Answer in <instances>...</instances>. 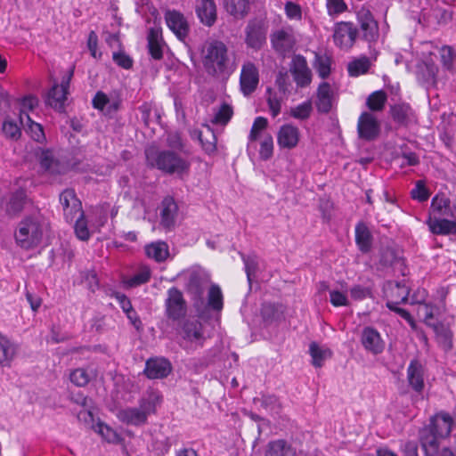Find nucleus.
I'll list each match as a JSON object with an SVG mask.
<instances>
[{
    "instance_id": "obj_1",
    "label": "nucleus",
    "mask_w": 456,
    "mask_h": 456,
    "mask_svg": "<svg viewBox=\"0 0 456 456\" xmlns=\"http://www.w3.org/2000/svg\"><path fill=\"white\" fill-rule=\"evenodd\" d=\"M453 419L446 412H439L431 417L428 425L419 430V443L426 456H437L441 442L452 431Z\"/></svg>"
},
{
    "instance_id": "obj_2",
    "label": "nucleus",
    "mask_w": 456,
    "mask_h": 456,
    "mask_svg": "<svg viewBox=\"0 0 456 456\" xmlns=\"http://www.w3.org/2000/svg\"><path fill=\"white\" fill-rule=\"evenodd\" d=\"M145 155L148 165L163 173L176 175L179 177L189 173L191 162L184 153L151 147L146 149Z\"/></svg>"
},
{
    "instance_id": "obj_3",
    "label": "nucleus",
    "mask_w": 456,
    "mask_h": 456,
    "mask_svg": "<svg viewBox=\"0 0 456 456\" xmlns=\"http://www.w3.org/2000/svg\"><path fill=\"white\" fill-rule=\"evenodd\" d=\"M202 63L206 72L213 77H222L232 71L227 46L221 41L207 42L202 48Z\"/></svg>"
},
{
    "instance_id": "obj_4",
    "label": "nucleus",
    "mask_w": 456,
    "mask_h": 456,
    "mask_svg": "<svg viewBox=\"0 0 456 456\" xmlns=\"http://www.w3.org/2000/svg\"><path fill=\"white\" fill-rule=\"evenodd\" d=\"M45 228V218L39 211L26 216L18 224L14 235L16 243L25 249L37 247L42 241Z\"/></svg>"
},
{
    "instance_id": "obj_5",
    "label": "nucleus",
    "mask_w": 456,
    "mask_h": 456,
    "mask_svg": "<svg viewBox=\"0 0 456 456\" xmlns=\"http://www.w3.org/2000/svg\"><path fill=\"white\" fill-rule=\"evenodd\" d=\"M209 286L210 278L204 272L192 270L186 274L185 289L191 296L193 306L200 317H204L206 313L204 293Z\"/></svg>"
},
{
    "instance_id": "obj_6",
    "label": "nucleus",
    "mask_w": 456,
    "mask_h": 456,
    "mask_svg": "<svg viewBox=\"0 0 456 456\" xmlns=\"http://www.w3.org/2000/svg\"><path fill=\"white\" fill-rule=\"evenodd\" d=\"M166 316L173 321H179L187 314V304L181 290L172 287L167 290L165 300Z\"/></svg>"
},
{
    "instance_id": "obj_7",
    "label": "nucleus",
    "mask_w": 456,
    "mask_h": 456,
    "mask_svg": "<svg viewBox=\"0 0 456 456\" xmlns=\"http://www.w3.org/2000/svg\"><path fill=\"white\" fill-rule=\"evenodd\" d=\"M155 411L152 400H142L138 408H126L118 411V418L124 423L142 425L147 421L148 415Z\"/></svg>"
},
{
    "instance_id": "obj_8",
    "label": "nucleus",
    "mask_w": 456,
    "mask_h": 456,
    "mask_svg": "<svg viewBox=\"0 0 456 456\" xmlns=\"http://www.w3.org/2000/svg\"><path fill=\"white\" fill-rule=\"evenodd\" d=\"M73 76V69L69 70L61 80V85H53L46 98V103L58 111H63L67 101L68 89Z\"/></svg>"
},
{
    "instance_id": "obj_9",
    "label": "nucleus",
    "mask_w": 456,
    "mask_h": 456,
    "mask_svg": "<svg viewBox=\"0 0 456 456\" xmlns=\"http://www.w3.org/2000/svg\"><path fill=\"white\" fill-rule=\"evenodd\" d=\"M358 30L352 22L341 21L335 25L333 39L339 48L350 49L356 39Z\"/></svg>"
},
{
    "instance_id": "obj_10",
    "label": "nucleus",
    "mask_w": 456,
    "mask_h": 456,
    "mask_svg": "<svg viewBox=\"0 0 456 456\" xmlns=\"http://www.w3.org/2000/svg\"><path fill=\"white\" fill-rule=\"evenodd\" d=\"M357 132L360 139L373 141L379 135L380 123L374 114L363 111L358 119Z\"/></svg>"
},
{
    "instance_id": "obj_11",
    "label": "nucleus",
    "mask_w": 456,
    "mask_h": 456,
    "mask_svg": "<svg viewBox=\"0 0 456 456\" xmlns=\"http://www.w3.org/2000/svg\"><path fill=\"white\" fill-rule=\"evenodd\" d=\"M60 202L68 222H73L77 216L83 217L82 204L77 198L74 190L63 191L60 195Z\"/></svg>"
},
{
    "instance_id": "obj_12",
    "label": "nucleus",
    "mask_w": 456,
    "mask_h": 456,
    "mask_svg": "<svg viewBox=\"0 0 456 456\" xmlns=\"http://www.w3.org/2000/svg\"><path fill=\"white\" fill-rule=\"evenodd\" d=\"M289 71L297 85L300 87L307 86L312 80V72L307 61L302 55H295L291 61Z\"/></svg>"
},
{
    "instance_id": "obj_13",
    "label": "nucleus",
    "mask_w": 456,
    "mask_h": 456,
    "mask_svg": "<svg viewBox=\"0 0 456 456\" xmlns=\"http://www.w3.org/2000/svg\"><path fill=\"white\" fill-rule=\"evenodd\" d=\"M357 18L363 38L368 42L376 41L379 37V26L370 11L366 8L360 9Z\"/></svg>"
},
{
    "instance_id": "obj_14",
    "label": "nucleus",
    "mask_w": 456,
    "mask_h": 456,
    "mask_svg": "<svg viewBox=\"0 0 456 456\" xmlns=\"http://www.w3.org/2000/svg\"><path fill=\"white\" fill-rule=\"evenodd\" d=\"M172 371L171 362L163 357L150 358L146 361L144 374L148 379H164Z\"/></svg>"
},
{
    "instance_id": "obj_15",
    "label": "nucleus",
    "mask_w": 456,
    "mask_h": 456,
    "mask_svg": "<svg viewBox=\"0 0 456 456\" xmlns=\"http://www.w3.org/2000/svg\"><path fill=\"white\" fill-rule=\"evenodd\" d=\"M178 206L175 200L167 196L161 201L159 207L160 225L166 230H172L176 222Z\"/></svg>"
},
{
    "instance_id": "obj_16",
    "label": "nucleus",
    "mask_w": 456,
    "mask_h": 456,
    "mask_svg": "<svg viewBox=\"0 0 456 456\" xmlns=\"http://www.w3.org/2000/svg\"><path fill=\"white\" fill-rule=\"evenodd\" d=\"M266 40V28L262 21L250 20L246 27V43L248 46L258 50Z\"/></svg>"
},
{
    "instance_id": "obj_17",
    "label": "nucleus",
    "mask_w": 456,
    "mask_h": 456,
    "mask_svg": "<svg viewBox=\"0 0 456 456\" xmlns=\"http://www.w3.org/2000/svg\"><path fill=\"white\" fill-rule=\"evenodd\" d=\"M384 292L387 298V306L398 305L402 303H405L409 296V289L399 282H387L384 287Z\"/></svg>"
},
{
    "instance_id": "obj_18",
    "label": "nucleus",
    "mask_w": 456,
    "mask_h": 456,
    "mask_svg": "<svg viewBox=\"0 0 456 456\" xmlns=\"http://www.w3.org/2000/svg\"><path fill=\"white\" fill-rule=\"evenodd\" d=\"M165 20L167 27L180 39L183 40L189 32V25L184 16L177 11H167Z\"/></svg>"
},
{
    "instance_id": "obj_19",
    "label": "nucleus",
    "mask_w": 456,
    "mask_h": 456,
    "mask_svg": "<svg viewBox=\"0 0 456 456\" xmlns=\"http://www.w3.org/2000/svg\"><path fill=\"white\" fill-rule=\"evenodd\" d=\"M258 84V70L255 64L247 62L242 66L240 74V88L245 95L254 92Z\"/></svg>"
},
{
    "instance_id": "obj_20",
    "label": "nucleus",
    "mask_w": 456,
    "mask_h": 456,
    "mask_svg": "<svg viewBox=\"0 0 456 456\" xmlns=\"http://www.w3.org/2000/svg\"><path fill=\"white\" fill-rule=\"evenodd\" d=\"M361 342L363 347L373 354H378L384 349V342L379 333L370 327L362 330Z\"/></svg>"
},
{
    "instance_id": "obj_21",
    "label": "nucleus",
    "mask_w": 456,
    "mask_h": 456,
    "mask_svg": "<svg viewBox=\"0 0 456 456\" xmlns=\"http://www.w3.org/2000/svg\"><path fill=\"white\" fill-rule=\"evenodd\" d=\"M299 141V130L297 126L286 124L281 126L277 134V142L281 148L293 149Z\"/></svg>"
},
{
    "instance_id": "obj_22",
    "label": "nucleus",
    "mask_w": 456,
    "mask_h": 456,
    "mask_svg": "<svg viewBox=\"0 0 456 456\" xmlns=\"http://www.w3.org/2000/svg\"><path fill=\"white\" fill-rule=\"evenodd\" d=\"M316 108L320 113H328L330 111L334 102V93L330 84L322 83L317 90Z\"/></svg>"
},
{
    "instance_id": "obj_23",
    "label": "nucleus",
    "mask_w": 456,
    "mask_h": 456,
    "mask_svg": "<svg viewBox=\"0 0 456 456\" xmlns=\"http://www.w3.org/2000/svg\"><path fill=\"white\" fill-rule=\"evenodd\" d=\"M271 41L273 48L281 54L290 52L295 45V38L291 31L283 29L274 32Z\"/></svg>"
},
{
    "instance_id": "obj_24",
    "label": "nucleus",
    "mask_w": 456,
    "mask_h": 456,
    "mask_svg": "<svg viewBox=\"0 0 456 456\" xmlns=\"http://www.w3.org/2000/svg\"><path fill=\"white\" fill-rule=\"evenodd\" d=\"M196 12L200 21L211 27L216 20V6L214 0H198Z\"/></svg>"
},
{
    "instance_id": "obj_25",
    "label": "nucleus",
    "mask_w": 456,
    "mask_h": 456,
    "mask_svg": "<svg viewBox=\"0 0 456 456\" xmlns=\"http://www.w3.org/2000/svg\"><path fill=\"white\" fill-rule=\"evenodd\" d=\"M427 224L430 232L434 234L448 235L456 234V222L448 219L429 217Z\"/></svg>"
},
{
    "instance_id": "obj_26",
    "label": "nucleus",
    "mask_w": 456,
    "mask_h": 456,
    "mask_svg": "<svg viewBox=\"0 0 456 456\" xmlns=\"http://www.w3.org/2000/svg\"><path fill=\"white\" fill-rule=\"evenodd\" d=\"M182 336L191 342L201 344L204 340L202 324L196 320L186 321L182 327Z\"/></svg>"
},
{
    "instance_id": "obj_27",
    "label": "nucleus",
    "mask_w": 456,
    "mask_h": 456,
    "mask_svg": "<svg viewBox=\"0 0 456 456\" xmlns=\"http://www.w3.org/2000/svg\"><path fill=\"white\" fill-rule=\"evenodd\" d=\"M148 49L152 58L160 60L163 57L162 53V35L161 29L159 28H151L149 30L148 36Z\"/></svg>"
},
{
    "instance_id": "obj_28",
    "label": "nucleus",
    "mask_w": 456,
    "mask_h": 456,
    "mask_svg": "<svg viewBox=\"0 0 456 456\" xmlns=\"http://www.w3.org/2000/svg\"><path fill=\"white\" fill-rule=\"evenodd\" d=\"M407 378L410 386L417 392L424 387L422 365L416 360L411 362L407 369Z\"/></svg>"
},
{
    "instance_id": "obj_29",
    "label": "nucleus",
    "mask_w": 456,
    "mask_h": 456,
    "mask_svg": "<svg viewBox=\"0 0 456 456\" xmlns=\"http://www.w3.org/2000/svg\"><path fill=\"white\" fill-rule=\"evenodd\" d=\"M355 241L362 253H367L370 250L372 236L369 228L363 223H359L355 226Z\"/></svg>"
},
{
    "instance_id": "obj_30",
    "label": "nucleus",
    "mask_w": 456,
    "mask_h": 456,
    "mask_svg": "<svg viewBox=\"0 0 456 456\" xmlns=\"http://www.w3.org/2000/svg\"><path fill=\"white\" fill-rule=\"evenodd\" d=\"M265 456H296V451L285 440L268 443Z\"/></svg>"
},
{
    "instance_id": "obj_31",
    "label": "nucleus",
    "mask_w": 456,
    "mask_h": 456,
    "mask_svg": "<svg viewBox=\"0 0 456 456\" xmlns=\"http://www.w3.org/2000/svg\"><path fill=\"white\" fill-rule=\"evenodd\" d=\"M27 195L23 191H17L12 194L6 204V213L10 216H16L24 208L27 203Z\"/></svg>"
},
{
    "instance_id": "obj_32",
    "label": "nucleus",
    "mask_w": 456,
    "mask_h": 456,
    "mask_svg": "<svg viewBox=\"0 0 456 456\" xmlns=\"http://www.w3.org/2000/svg\"><path fill=\"white\" fill-rule=\"evenodd\" d=\"M16 351L15 345L0 335V366L9 367L16 355Z\"/></svg>"
},
{
    "instance_id": "obj_33",
    "label": "nucleus",
    "mask_w": 456,
    "mask_h": 456,
    "mask_svg": "<svg viewBox=\"0 0 456 456\" xmlns=\"http://www.w3.org/2000/svg\"><path fill=\"white\" fill-rule=\"evenodd\" d=\"M254 0H224V6L231 15L242 19L249 12V5Z\"/></svg>"
},
{
    "instance_id": "obj_34",
    "label": "nucleus",
    "mask_w": 456,
    "mask_h": 456,
    "mask_svg": "<svg viewBox=\"0 0 456 456\" xmlns=\"http://www.w3.org/2000/svg\"><path fill=\"white\" fill-rule=\"evenodd\" d=\"M411 113V108L406 103L395 104L390 107V115L393 120L402 126L407 125Z\"/></svg>"
},
{
    "instance_id": "obj_35",
    "label": "nucleus",
    "mask_w": 456,
    "mask_h": 456,
    "mask_svg": "<svg viewBox=\"0 0 456 456\" xmlns=\"http://www.w3.org/2000/svg\"><path fill=\"white\" fill-rule=\"evenodd\" d=\"M206 310L211 308L214 311L220 312L223 309V293L220 287L216 284H211L208 289V303Z\"/></svg>"
},
{
    "instance_id": "obj_36",
    "label": "nucleus",
    "mask_w": 456,
    "mask_h": 456,
    "mask_svg": "<svg viewBox=\"0 0 456 456\" xmlns=\"http://www.w3.org/2000/svg\"><path fill=\"white\" fill-rule=\"evenodd\" d=\"M145 253L150 258L157 262H162L166 260L169 255L168 246L163 241L154 242L145 247Z\"/></svg>"
},
{
    "instance_id": "obj_37",
    "label": "nucleus",
    "mask_w": 456,
    "mask_h": 456,
    "mask_svg": "<svg viewBox=\"0 0 456 456\" xmlns=\"http://www.w3.org/2000/svg\"><path fill=\"white\" fill-rule=\"evenodd\" d=\"M437 71L438 68L432 60H428L418 66L419 78L427 83L435 82Z\"/></svg>"
},
{
    "instance_id": "obj_38",
    "label": "nucleus",
    "mask_w": 456,
    "mask_h": 456,
    "mask_svg": "<svg viewBox=\"0 0 456 456\" xmlns=\"http://www.w3.org/2000/svg\"><path fill=\"white\" fill-rule=\"evenodd\" d=\"M387 101V94L383 90H378L368 96L366 106L370 111H381L384 110Z\"/></svg>"
},
{
    "instance_id": "obj_39",
    "label": "nucleus",
    "mask_w": 456,
    "mask_h": 456,
    "mask_svg": "<svg viewBox=\"0 0 456 456\" xmlns=\"http://www.w3.org/2000/svg\"><path fill=\"white\" fill-rule=\"evenodd\" d=\"M21 125L24 126L25 131L30 134L33 140L38 142L45 141V136L42 126L34 122L28 114H25V122Z\"/></svg>"
},
{
    "instance_id": "obj_40",
    "label": "nucleus",
    "mask_w": 456,
    "mask_h": 456,
    "mask_svg": "<svg viewBox=\"0 0 456 456\" xmlns=\"http://www.w3.org/2000/svg\"><path fill=\"white\" fill-rule=\"evenodd\" d=\"M309 352L313 358V364L315 367H322L323 362L331 356V351L330 349L320 347L314 342L311 343Z\"/></svg>"
},
{
    "instance_id": "obj_41",
    "label": "nucleus",
    "mask_w": 456,
    "mask_h": 456,
    "mask_svg": "<svg viewBox=\"0 0 456 456\" xmlns=\"http://www.w3.org/2000/svg\"><path fill=\"white\" fill-rule=\"evenodd\" d=\"M370 67V60L367 57H362L351 61L347 66V70L350 76L358 77L367 73Z\"/></svg>"
},
{
    "instance_id": "obj_42",
    "label": "nucleus",
    "mask_w": 456,
    "mask_h": 456,
    "mask_svg": "<svg viewBox=\"0 0 456 456\" xmlns=\"http://www.w3.org/2000/svg\"><path fill=\"white\" fill-rule=\"evenodd\" d=\"M200 141L201 142L203 150L210 154L213 153L216 149V138L213 131L208 126L205 133L200 134Z\"/></svg>"
},
{
    "instance_id": "obj_43",
    "label": "nucleus",
    "mask_w": 456,
    "mask_h": 456,
    "mask_svg": "<svg viewBox=\"0 0 456 456\" xmlns=\"http://www.w3.org/2000/svg\"><path fill=\"white\" fill-rule=\"evenodd\" d=\"M151 277V270L147 266H142L140 268L138 273L134 274L132 277L128 278L126 281V284L128 287H137L139 285L146 283Z\"/></svg>"
},
{
    "instance_id": "obj_44",
    "label": "nucleus",
    "mask_w": 456,
    "mask_h": 456,
    "mask_svg": "<svg viewBox=\"0 0 456 456\" xmlns=\"http://www.w3.org/2000/svg\"><path fill=\"white\" fill-rule=\"evenodd\" d=\"M273 153V139L271 134H265L262 137L259 149V156L261 159L267 160L272 158Z\"/></svg>"
},
{
    "instance_id": "obj_45",
    "label": "nucleus",
    "mask_w": 456,
    "mask_h": 456,
    "mask_svg": "<svg viewBox=\"0 0 456 456\" xmlns=\"http://www.w3.org/2000/svg\"><path fill=\"white\" fill-rule=\"evenodd\" d=\"M232 114V108L227 103H223L215 113L212 122L215 124L225 125L231 119Z\"/></svg>"
},
{
    "instance_id": "obj_46",
    "label": "nucleus",
    "mask_w": 456,
    "mask_h": 456,
    "mask_svg": "<svg viewBox=\"0 0 456 456\" xmlns=\"http://www.w3.org/2000/svg\"><path fill=\"white\" fill-rule=\"evenodd\" d=\"M166 141L167 145L170 148L169 150L186 154L184 144L179 133H168Z\"/></svg>"
},
{
    "instance_id": "obj_47",
    "label": "nucleus",
    "mask_w": 456,
    "mask_h": 456,
    "mask_svg": "<svg viewBox=\"0 0 456 456\" xmlns=\"http://www.w3.org/2000/svg\"><path fill=\"white\" fill-rule=\"evenodd\" d=\"M70 381L77 387H85L91 379L86 370L78 368L74 370L69 375Z\"/></svg>"
},
{
    "instance_id": "obj_48",
    "label": "nucleus",
    "mask_w": 456,
    "mask_h": 456,
    "mask_svg": "<svg viewBox=\"0 0 456 456\" xmlns=\"http://www.w3.org/2000/svg\"><path fill=\"white\" fill-rule=\"evenodd\" d=\"M242 259L245 265V271L247 273L248 281L251 283L252 279L255 277L256 273L258 269V261L256 256H242Z\"/></svg>"
},
{
    "instance_id": "obj_49",
    "label": "nucleus",
    "mask_w": 456,
    "mask_h": 456,
    "mask_svg": "<svg viewBox=\"0 0 456 456\" xmlns=\"http://www.w3.org/2000/svg\"><path fill=\"white\" fill-rule=\"evenodd\" d=\"M4 136L11 140H18L21 135L20 128L18 125L11 120H5L2 126Z\"/></svg>"
},
{
    "instance_id": "obj_50",
    "label": "nucleus",
    "mask_w": 456,
    "mask_h": 456,
    "mask_svg": "<svg viewBox=\"0 0 456 456\" xmlns=\"http://www.w3.org/2000/svg\"><path fill=\"white\" fill-rule=\"evenodd\" d=\"M450 201L444 197L436 196L431 202V208L439 216L448 215Z\"/></svg>"
},
{
    "instance_id": "obj_51",
    "label": "nucleus",
    "mask_w": 456,
    "mask_h": 456,
    "mask_svg": "<svg viewBox=\"0 0 456 456\" xmlns=\"http://www.w3.org/2000/svg\"><path fill=\"white\" fill-rule=\"evenodd\" d=\"M267 103L270 109V111L273 117H276L281 112V99L278 95V94L273 91L271 88L267 89Z\"/></svg>"
},
{
    "instance_id": "obj_52",
    "label": "nucleus",
    "mask_w": 456,
    "mask_h": 456,
    "mask_svg": "<svg viewBox=\"0 0 456 456\" xmlns=\"http://www.w3.org/2000/svg\"><path fill=\"white\" fill-rule=\"evenodd\" d=\"M312 112V103L310 101L305 102L302 104L297 105L295 108H292L290 110V114L293 118L297 119H306L310 117Z\"/></svg>"
},
{
    "instance_id": "obj_53",
    "label": "nucleus",
    "mask_w": 456,
    "mask_h": 456,
    "mask_svg": "<svg viewBox=\"0 0 456 456\" xmlns=\"http://www.w3.org/2000/svg\"><path fill=\"white\" fill-rule=\"evenodd\" d=\"M440 55L444 67L451 69L456 61V53L451 46L444 45L440 49Z\"/></svg>"
},
{
    "instance_id": "obj_54",
    "label": "nucleus",
    "mask_w": 456,
    "mask_h": 456,
    "mask_svg": "<svg viewBox=\"0 0 456 456\" xmlns=\"http://www.w3.org/2000/svg\"><path fill=\"white\" fill-rule=\"evenodd\" d=\"M267 124H268V122L265 118L257 117L255 119L253 126L251 127V131H250V134L248 136L249 141L250 142L256 141L260 136V133L266 128Z\"/></svg>"
},
{
    "instance_id": "obj_55",
    "label": "nucleus",
    "mask_w": 456,
    "mask_h": 456,
    "mask_svg": "<svg viewBox=\"0 0 456 456\" xmlns=\"http://www.w3.org/2000/svg\"><path fill=\"white\" fill-rule=\"evenodd\" d=\"M37 104L38 100L35 96L28 95L23 98L20 114V121L21 124L25 122V114H28V111L32 110Z\"/></svg>"
},
{
    "instance_id": "obj_56",
    "label": "nucleus",
    "mask_w": 456,
    "mask_h": 456,
    "mask_svg": "<svg viewBox=\"0 0 456 456\" xmlns=\"http://www.w3.org/2000/svg\"><path fill=\"white\" fill-rule=\"evenodd\" d=\"M74 221H76L74 229L77 237L81 240H88L90 234L84 216H77Z\"/></svg>"
},
{
    "instance_id": "obj_57",
    "label": "nucleus",
    "mask_w": 456,
    "mask_h": 456,
    "mask_svg": "<svg viewBox=\"0 0 456 456\" xmlns=\"http://www.w3.org/2000/svg\"><path fill=\"white\" fill-rule=\"evenodd\" d=\"M112 59L117 65L123 69H129L133 66L132 58L121 50L114 52Z\"/></svg>"
},
{
    "instance_id": "obj_58",
    "label": "nucleus",
    "mask_w": 456,
    "mask_h": 456,
    "mask_svg": "<svg viewBox=\"0 0 456 456\" xmlns=\"http://www.w3.org/2000/svg\"><path fill=\"white\" fill-rule=\"evenodd\" d=\"M413 199L418 200L420 202L426 201L429 197V192L425 186L423 181H418L415 188L411 192Z\"/></svg>"
},
{
    "instance_id": "obj_59",
    "label": "nucleus",
    "mask_w": 456,
    "mask_h": 456,
    "mask_svg": "<svg viewBox=\"0 0 456 456\" xmlns=\"http://www.w3.org/2000/svg\"><path fill=\"white\" fill-rule=\"evenodd\" d=\"M398 260L399 258L394 249L387 248L381 251L379 262L383 266H392Z\"/></svg>"
},
{
    "instance_id": "obj_60",
    "label": "nucleus",
    "mask_w": 456,
    "mask_h": 456,
    "mask_svg": "<svg viewBox=\"0 0 456 456\" xmlns=\"http://www.w3.org/2000/svg\"><path fill=\"white\" fill-rule=\"evenodd\" d=\"M98 432L109 443H118L119 441L118 435L107 425L99 424Z\"/></svg>"
},
{
    "instance_id": "obj_61",
    "label": "nucleus",
    "mask_w": 456,
    "mask_h": 456,
    "mask_svg": "<svg viewBox=\"0 0 456 456\" xmlns=\"http://www.w3.org/2000/svg\"><path fill=\"white\" fill-rule=\"evenodd\" d=\"M418 315L423 319L425 323L433 326L434 313L433 307L427 304H420L418 308Z\"/></svg>"
},
{
    "instance_id": "obj_62",
    "label": "nucleus",
    "mask_w": 456,
    "mask_h": 456,
    "mask_svg": "<svg viewBox=\"0 0 456 456\" xmlns=\"http://www.w3.org/2000/svg\"><path fill=\"white\" fill-rule=\"evenodd\" d=\"M56 161L53 158V155L50 151H43L40 156V165L41 167L50 173L54 172L53 167L56 165Z\"/></svg>"
},
{
    "instance_id": "obj_63",
    "label": "nucleus",
    "mask_w": 456,
    "mask_h": 456,
    "mask_svg": "<svg viewBox=\"0 0 456 456\" xmlns=\"http://www.w3.org/2000/svg\"><path fill=\"white\" fill-rule=\"evenodd\" d=\"M285 12L291 20H299L302 18L301 7L293 2H288L285 4Z\"/></svg>"
},
{
    "instance_id": "obj_64",
    "label": "nucleus",
    "mask_w": 456,
    "mask_h": 456,
    "mask_svg": "<svg viewBox=\"0 0 456 456\" xmlns=\"http://www.w3.org/2000/svg\"><path fill=\"white\" fill-rule=\"evenodd\" d=\"M108 103H110V98L101 91L97 92L93 99L94 108L100 110H106Z\"/></svg>"
}]
</instances>
